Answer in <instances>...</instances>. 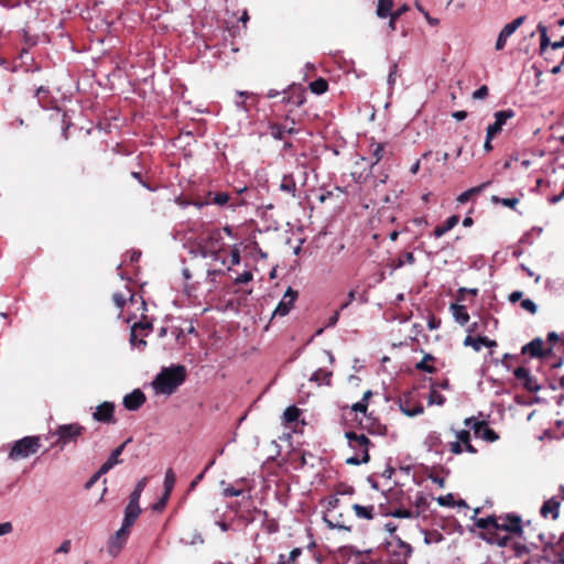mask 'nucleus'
<instances>
[{
    "instance_id": "obj_1",
    "label": "nucleus",
    "mask_w": 564,
    "mask_h": 564,
    "mask_svg": "<svg viewBox=\"0 0 564 564\" xmlns=\"http://www.w3.org/2000/svg\"><path fill=\"white\" fill-rule=\"evenodd\" d=\"M186 378V369L184 366H171L163 368L152 382V387L156 394H172Z\"/></svg>"
},
{
    "instance_id": "obj_2",
    "label": "nucleus",
    "mask_w": 564,
    "mask_h": 564,
    "mask_svg": "<svg viewBox=\"0 0 564 564\" xmlns=\"http://www.w3.org/2000/svg\"><path fill=\"white\" fill-rule=\"evenodd\" d=\"M224 248L225 242L220 230H214L206 238L200 239L193 252L196 256L220 262L224 265L226 263V259L221 254Z\"/></svg>"
},
{
    "instance_id": "obj_3",
    "label": "nucleus",
    "mask_w": 564,
    "mask_h": 564,
    "mask_svg": "<svg viewBox=\"0 0 564 564\" xmlns=\"http://www.w3.org/2000/svg\"><path fill=\"white\" fill-rule=\"evenodd\" d=\"M348 445L355 454L346 458L348 465H360L369 462V438L365 434H357L355 432H346Z\"/></svg>"
},
{
    "instance_id": "obj_4",
    "label": "nucleus",
    "mask_w": 564,
    "mask_h": 564,
    "mask_svg": "<svg viewBox=\"0 0 564 564\" xmlns=\"http://www.w3.org/2000/svg\"><path fill=\"white\" fill-rule=\"evenodd\" d=\"M41 446L40 437L25 436L13 443L9 457L13 460L28 458L35 454Z\"/></svg>"
},
{
    "instance_id": "obj_5",
    "label": "nucleus",
    "mask_w": 564,
    "mask_h": 564,
    "mask_svg": "<svg viewBox=\"0 0 564 564\" xmlns=\"http://www.w3.org/2000/svg\"><path fill=\"white\" fill-rule=\"evenodd\" d=\"M84 430V426L80 424L70 423L59 425L53 434L57 436L56 444L64 447L72 442H76L82 436Z\"/></svg>"
},
{
    "instance_id": "obj_6",
    "label": "nucleus",
    "mask_w": 564,
    "mask_h": 564,
    "mask_svg": "<svg viewBox=\"0 0 564 564\" xmlns=\"http://www.w3.org/2000/svg\"><path fill=\"white\" fill-rule=\"evenodd\" d=\"M464 424L468 427H471L477 437H480L487 442H495L498 440L496 432L489 429L487 423L484 421H476L474 417H467L465 419Z\"/></svg>"
},
{
    "instance_id": "obj_7",
    "label": "nucleus",
    "mask_w": 564,
    "mask_h": 564,
    "mask_svg": "<svg viewBox=\"0 0 564 564\" xmlns=\"http://www.w3.org/2000/svg\"><path fill=\"white\" fill-rule=\"evenodd\" d=\"M495 531H506L519 534L522 531L521 519L518 516L497 517Z\"/></svg>"
},
{
    "instance_id": "obj_8",
    "label": "nucleus",
    "mask_w": 564,
    "mask_h": 564,
    "mask_svg": "<svg viewBox=\"0 0 564 564\" xmlns=\"http://www.w3.org/2000/svg\"><path fill=\"white\" fill-rule=\"evenodd\" d=\"M297 295L299 294L296 291H294L292 288H288L278 306L275 307L273 316H286L293 308Z\"/></svg>"
},
{
    "instance_id": "obj_9",
    "label": "nucleus",
    "mask_w": 564,
    "mask_h": 564,
    "mask_svg": "<svg viewBox=\"0 0 564 564\" xmlns=\"http://www.w3.org/2000/svg\"><path fill=\"white\" fill-rule=\"evenodd\" d=\"M524 19V17H519L502 28L495 46L497 51H501L506 46L507 40L522 25Z\"/></svg>"
},
{
    "instance_id": "obj_10",
    "label": "nucleus",
    "mask_w": 564,
    "mask_h": 564,
    "mask_svg": "<svg viewBox=\"0 0 564 564\" xmlns=\"http://www.w3.org/2000/svg\"><path fill=\"white\" fill-rule=\"evenodd\" d=\"M514 117V111L511 109L500 110L495 113V122L489 124L487 128V133H489V138H495L506 124L507 120Z\"/></svg>"
},
{
    "instance_id": "obj_11",
    "label": "nucleus",
    "mask_w": 564,
    "mask_h": 564,
    "mask_svg": "<svg viewBox=\"0 0 564 564\" xmlns=\"http://www.w3.org/2000/svg\"><path fill=\"white\" fill-rule=\"evenodd\" d=\"M128 535H129L128 532L119 529L115 533V535H112L109 539L108 545H107V551L112 557H116L121 552V550L123 549V546L126 544Z\"/></svg>"
},
{
    "instance_id": "obj_12",
    "label": "nucleus",
    "mask_w": 564,
    "mask_h": 564,
    "mask_svg": "<svg viewBox=\"0 0 564 564\" xmlns=\"http://www.w3.org/2000/svg\"><path fill=\"white\" fill-rule=\"evenodd\" d=\"M113 404L106 401L96 408V411L93 413V417L97 422L113 423Z\"/></svg>"
},
{
    "instance_id": "obj_13",
    "label": "nucleus",
    "mask_w": 564,
    "mask_h": 564,
    "mask_svg": "<svg viewBox=\"0 0 564 564\" xmlns=\"http://www.w3.org/2000/svg\"><path fill=\"white\" fill-rule=\"evenodd\" d=\"M122 402L127 410L135 411L145 402V395L140 389H135L127 394Z\"/></svg>"
},
{
    "instance_id": "obj_14",
    "label": "nucleus",
    "mask_w": 564,
    "mask_h": 564,
    "mask_svg": "<svg viewBox=\"0 0 564 564\" xmlns=\"http://www.w3.org/2000/svg\"><path fill=\"white\" fill-rule=\"evenodd\" d=\"M560 501L557 498L552 497L550 499H546L540 509V514L543 518H552L553 520H556L560 516Z\"/></svg>"
},
{
    "instance_id": "obj_15",
    "label": "nucleus",
    "mask_w": 564,
    "mask_h": 564,
    "mask_svg": "<svg viewBox=\"0 0 564 564\" xmlns=\"http://www.w3.org/2000/svg\"><path fill=\"white\" fill-rule=\"evenodd\" d=\"M140 513V506L128 505L124 510L123 522L120 529L129 533L130 528L133 525Z\"/></svg>"
},
{
    "instance_id": "obj_16",
    "label": "nucleus",
    "mask_w": 564,
    "mask_h": 564,
    "mask_svg": "<svg viewBox=\"0 0 564 564\" xmlns=\"http://www.w3.org/2000/svg\"><path fill=\"white\" fill-rule=\"evenodd\" d=\"M149 328H150L149 324H142V323H135L131 327L130 344L132 347L138 348V349H143L145 347L147 341L142 338H138V336H139V332L149 330Z\"/></svg>"
},
{
    "instance_id": "obj_17",
    "label": "nucleus",
    "mask_w": 564,
    "mask_h": 564,
    "mask_svg": "<svg viewBox=\"0 0 564 564\" xmlns=\"http://www.w3.org/2000/svg\"><path fill=\"white\" fill-rule=\"evenodd\" d=\"M545 552L558 558L560 564H564V533L556 542H547L545 544Z\"/></svg>"
},
{
    "instance_id": "obj_18",
    "label": "nucleus",
    "mask_w": 564,
    "mask_h": 564,
    "mask_svg": "<svg viewBox=\"0 0 564 564\" xmlns=\"http://www.w3.org/2000/svg\"><path fill=\"white\" fill-rule=\"evenodd\" d=\"M130 442V440L122 443L120 446L115 448L108 459L100 466V473H108L110 469H112L116 465L120 463L119 456L122 454L124 446Z\"/></svg>"
},
{
    "instance_id": "obj_19",
    "label": "nucleus",
    "mask_w": 564,
    "mask_h": 564,
    "mask_svg": "<svg viewBox=\"0 0 564 564\" xmlns=\"http://www.w3.org/2000/svg\"><path fill=\"white\" fill-rule=\"evenodd\" d=\"M522 352L531 357L543 356V340L541 338L533 339L532 341L523 346Z\"/></svg>"
},
{
    "instance_id": "obj_20",
    "label": "nucleus",
    "mask_w": 564,
    "mask_h": 564,
    "mask_svg": "<svg viewBox=\"0 0 564 564\" xmlns=\"http://www.w3.org/2000/svg\"><path fill=\"white\" fill-rule=\"evenodd\" d=\"M464 345L465 346H470L473 347L476 351H479L481 349L482 346H486V347H492V346H496V343L494 340H490L489 338L487 337H477V338H474L471 336H467L464 340Z\"/></svg>"
},
{
    "instance_id": "obj_21",
    "label": "nucleus",
    "mask_w": 564,
    "mask_h": 564,
    "mask_svg": "<svg viewBox=\"0 0 564 564\" xmlns=\"http://www.w3.org/2000/svg\"><path fill=\"white\" fill-rule=\"evenodd\" d=\"M459 221V217L456 216V215H453L451 217H448L446 219V221L444 223V225L442 226H437L435 229H434V237L435 238H441L442 236H444L447 231H449L451 229H453Z\"/></svg>"
},
{
    "instance_id": "obj_22",
    "label": "nucleus",
    "mask_w": 564,
    "mask_h": 564,
    "mask_svg": "<svg viewBox=\"0 0 564 564\" xmlns=\"http://www.w3.org/2000/svg\"><path fill=\"white\" fill-rule=\"evenodd\" d=\"M451 311L455 322L459 325H465L469 321V315L464 305L452 304Z\"/></svg>"
},
{
    "instance_id": "obj_23",
    "label": "nucleus",
    "mask_w": 564,
    "mask_h": 564,
    "mask_svg": "<svg viewBox=\"0 0 564 564\" xmlns=\"http://www.w3.org/2000/svg\"><path fill=\"white\" fill-rule=\"evenodd\" d=\"M280 189L282 192L289 193L292 195V197L296 196V184L292 175L285 174L283 175L281 183H280Z\"/></svg>"
},
{
    "instance_id": "obj_24",
    "label": "nucleus",
    "mask_w": 564,
    "mask_h": 564,
    "mask_svg": "<svg viewBox=\"0 0 564 564\" xmlns=\"http://www.w3.org/2000/svg\"><path fill=\"white\" fill-rule=\"evenodd\" d=\"M393 7V0H378L377 17L380 19L388 18Z\"/></svg>"
},
{
    "instance_id": "obj_25",
    "label": "nucleus",
    "mask_w": 564,
    "mask_h": 564,
    "mask_svg": "<svg viewBox=\"0 0 564 564\" xmlns=\"http://www.w3.org/2000/svg\"><path fill=\"white\" fill-rule=\"evenodd\" d=\"M332 377V372L324 370V369H317L314 371L310 378L311 381L316 382L317 384H329Z\"/></svg>"
},
{
    "instance_id": "obj_26",
    "label": "nucleus",
    "mask_w": 564,
    "mask_h": 564,
    "mask_svg": "<svg viewBox=\"0 0 564 564\" xmlns=\"http://www.w3.org/2000/svg\"><path fill=\"white\" fill-rule=\"evenodd\" d=\"M475 519V524L477 528L479 529H484V530H488V529H496V522H497V517L495 516H489L487 518H476L474 517Z\"/></svg>"
},
{
    "instance_id": "obj_27",
    "label": "nucleus",
    "mask_w": 564,
    "mask_h": 564,
    "mask_svg": "<svg viewBox=\"0 0 564 564\" xmlns=\"http://www.w3.org/2000/svg\"><path fill=\"white\" fill-rule=\"evenodd\" d=\"M424 444L429 451L437 449L442 444L441 434L437 432L429 433L424 441Z\"/></svg>"
},
{
    "instance_id": "obj_28",
    "label": "nucleus",
    "mask_w": 564,
    "mask_h": 564,
    "mask_svg": "<svg viewBox=\"0 0 564 564\" xmlns=\"http://www.w3.org/2000/svg\"><path fill=\"white\" fill-rule=\"evenodd\" d=\"M352 509L360 519L371 520L373 518V506L364 507L356 503L352 506Z\"/></svg>"
},
{
    "instance_id": "obj_29",
    "label": "nucleus",
    "mask_w": 564,
    "mask_h": 564,
    "mask_svg": "<svg viewBox=\"0 0 564 564\" xmlns=\"http://www.w3.org/2000/svg\"><path fill=\"white\" fill-rule=\"evenodd\" d=\"M538 31L540 32V50L541 53H544L549 46L552 47V43L547 36V28L544 24L540 23L538 25Z\"/></svg>"
},
{
    "instance_id": "obj_30",
    "label": "nucleus",
    "mask_w": 564,
    "mask_h": 564,
    "mask_svg": "<svg viewBox=\"0 0 564 564\" xmlns=\"http://www.w3.org/2000/svg\"><path fill=\"white\" fill-rule=\"evenodd\" d=\"M408 10H409V6L403 4L400 8H398L395 11H391V13L388 15L390 18L388 26L391 31L395 30L397 20L400 19V17L402 14H404Z\"/></svg>"
},
{
    "instance_id": "obj_31",
    "label": "nucleus",
    "mask_w": 564,
    "mask_h": 564,
    "mask_svg": "<svg viewBox=\"0 0 564 564\" xmlns=\"http://www.w3.org/2000/svg\"><path fill=\"white\" fill-rule=\"evenodd\" d=\"M302 554L299 547L293 549L288 556L281 554L278 564H294L297 557Z\"/></svg>"
},
{
    "instance_id": "obj_32",
    "label": "nucleus",
    "mask_w": 564,
    "mask_h": 564,
    "mask_svg": "<svg viewBox=\"0 0 564 564\" xmlns=\"http://www.w3.org/2000/svg\"><path fill=\"white\" fill-rule=\"evenodd\" d=\"M300 410L295 405L288 406L283 413L284 423H293L299 420Z\"/></svg>"
},
{
    "instance_id": "obj_33",
    "label": "nucleus",
    "mask_w": 564,
    "mask_h": 564,
    "mask_svg": "<svg viewBox=\"0 0 564 564\" xmlns=\"http://www.w3.org/2000/svg\"><path fill=\"white\" fill-rule=\"evenodd\" d=\"M174 484H175V474L171 468H169L166 470L165 477H164V494H166V496L171 495Z\"/></svg>"
},
{
    "instance_id": "obj_34",
    "label": "nucleus",
    "mask_w": 564,
    "mask_h": 564,
    "mask_svg": "<svg viewBox=\"0 0 564 564\" xmlns=\"http://www.w3.org/2000/svg\"><path fill=\"white\" fill-rule=\"evenodd\" d=\"M328 88V84L325 79L318 78L310 84V89L316 95L324 94Z\"/></svg>"
},
{
    "instance_id": "obj_35",
    "label": "nucleus",
    "mask_w": 564,
    "mask_h": 564,
    "mask_svg": "<svg viewBox=\"0 0 564 564\" xmlns=\"http://www.w3.org/2000/svg\"><path fill=\"white\" fill-rule=\"evenodd\" d=\"M208 196L212 197L208 202H206L205 204H215V205H218V206H224L225 204L228 203L229 200V196L227 193H216L215 195H213L212 193H208Z\"/></svg>"
},
{
    "instance_id": "obj_36",
    "label": "nucleus",
    "mask_w": 564,
    "mask_h": 564,
    "mask_svg": "<svg viewBox=\"0 0 564 564\" xmlns=\"http://www.w3.org/2000/svg\"><path fill=\"white\" fill-rule=\"evenodd\" d=\"M487 185H488V183H484V184H481V185H480V186H478V187H473V188H469V189L465 191L464 193H462L460 195H458V197H457V202H458V203H462V204H464V203L468 202V200H469V198H470V196H471L473 194L480 192V191H481L482 188H485Z\"/></svg>"
},
{
    "instance_id": "obj_37",
    "label": "nucleus",
    "mask_w": 564,
    "mask_h": 564,
    "mask_svg": "<svg viewBox=\"0 0 564 564\" xmlns=\"http://www.w3.org/2000/svg\"><path fill=\"white\" fill-rule=\"evenodd\" d=\"M433 359L434 358L431 355H425L423 359L416 365V368L422 371L433 373L435 371V367L430 364Z\"/></svg>"
},
{
    "instance_id": "obj_38",
    "label": "nucleus",
    "mask_w": 564,
    "mask_h": 564,
    "mask_svg": "<svg viewBox=\"0 0 564 564\" xmlns=\"http://www.w3.org/2000/svg\"><path fill=\"white\" fill-rule=\"evenodd\" d=\"M127 296H129V301L132 303L134 301V295L131 294L129 290H127V294L115 293L113 301L118 307H123L127 302Z\"/></svg>"
},
{
    "instance_id": "obj_39",
    "label": "nucleus",
    "mask_w": 564,
    "mask_h": 564,
    "mask_svg": "<svg viewBox=\"0 0 564 564\" xmlns=\"http://www.w3.org/2000/svg\"><path fill=\"white\" fill-rule=\"evenodd\" d=\"M446 399L443 394H441L438 391L433 389L430 392L429 395V404H436V405H443L445 403Z\"/></svg>"
},
{
    "instance_id": "obj_40",
    "label": "nucleus",
    "mask_w": 564,
    "mask_h": 564,
    "mask_svg": "<svg viewBox=\"0 0 564 564\" xmlns=\"http://www.w3.org/2000/svg\"><path fill=\"white\" fill-rule=\"evenodd\" d=\"M371 147H372V156L375 158L373 164H377L383 158L384 144L373 143V144H371Z\"/></svg>"
},
{
    "instance_id": "obj_41",
    "label": "nucleus",
    "mask_w": 564,
    "mask_h": 564,
    "mask_svg": "<svg viewBox=\"0 0 564 564\" xmlns=\"http://www.w3.org/2000/svg\"><path fill=\"white\" fill-rule=\"evenodd\" d=\"M492 200L494 202H498L500 203L501 205L506 206V207H509V208H514L518 203H519V199L516 198V197H511V198H499L497 196H494L492 197Z\"/></svg>"
},
{
    "instance_id": "obj_42",
    "label": "nucleus",
    "mask_w": 564,
    "mask_h": 564,
    "mask_svg": "<svg viewBox=\"0 0 564 564\" xmlns=\"http://www.w3.org/2000/svg\"><path fill=\"white\" fill-rule=\"evenodd\" d=\"M482 539L486 540L490 544H498L499 546H506L508 544V541H509L508 536H503V538L499 539V538H496L494 535H490V536L482 535Z\"/></svg>"
},
{
    "instance_id": "obj_43",
    "label": "nucleus",
    "mask_w": 564,
    "mask_h": 564,
    "mask_svg": "<svg viewBox=\"0 0 564 564\" xmlns=\"http://www.w3.org/2000/svg\"><path fill=\"white\" fill-rule=\"evenodd\" d=\"M513 375L514 377L518 379V380H521V381H525L527 379H529V377H531L530 375V371L524 368V367H518L514 369L513 371Z\"/></svg>"
},
{
    "instance_id": "obj_44",
    "label": "nucleus",
    "mask_w": 564,
    "mask_h": 564,
    "mask_svg": "<svg viewBox=\"0 0 564 564\" xmlns=\"http://www.w3.org/2000/svg\"><path fill=\"white\" fill-rule=\"evenodd\" d=\"M253 279L251 271H245L235 279V284H246Z\"/></svg>"
},
{
    "instance_id": "obj_45",
    "label": "nucleus",
    "mask_w": 564,
    "mask_h": 564,
    "mask_svg": "<svg viewBox=\"0 0 564 564\" xmlns=\"http://www.w3.org/2000/svg\"><path fill=\"white\" fill-rule=\"evenodd\" d=\"M521 307L525 311H528L529 313L531 314H535L536 311H538V306L536 304L530 300V299H525L521 302Z\"/></svg>"
},
{
    "instance_id": "obj_46",
    "label": "nucleus",
    "mask_w": 564,
    "mask_h": 564,
    "mask_svg": "<svg viewBox=\"0 0 564 564\" xmlns=\"http://www.w3.org/2000/svg\"><path fill=\"white\" fill-rule=\"evenodd\" d=\"M230 263L231 265H237L240 263V251L238 246H234L230 252Z\"/></svg>"
},
{
    "instance_id": "obj_47",
    "label": "nucleus",
    "mask_w": 564,
    "mask_h": 564,
    "mask_svg": "<svg viewBox=\"0 0 564 564\" xmlns=\"http://www.w3.org/2000/svg\"><path fill=\"white\" fill-rule=\"evenodd\" d=\"M397 72H398V66L395 64H393L391 66L390 73H389L388 78H387V82H388V85H389L390 88H392L393 85L395 84Z\"/></svg>"
},
{
    "instance_id": "obj_48",
    "label": "nucleus",
    "mask_w": 564,
    "mask_h": 564,
    "mask_svg": "<svg viewBox=\"0 0 564 564\" xmlns=\"http://www.w3.org/2000/svg\"><path fill=\"white\" fill-rule=\"evenodd\" d=\"M488 96V87L482 85L477 90L474 91L473 98L474 99H484Z\"/></svg>"
},
{
    "instance_id": "obj_49",
    "label": "nucleus",
    "mask_w": 564,
    "mask_h": 564,
    "mask_svg": "<svg viewBox=\"0 0 564 564\" xmlns=\"http://www.w3.org/2000/svg\"><path fill=\"white\" fill-rule=\"evenodd\" d=\"M457 441H459L460 444H465L470 442V434L466 430L458 431L456 433Z\"/></svg>"
},
{
    "instance_id": "obj_50",
    "label": "nucleus",
    "mask_w": 564,
    "mask_h": 564,
    "mask_svg": "<svg viewBox=\"0 0 564 564\" xmlns=\"http://www.w3.org/2000/svg\"><path fill=\"white\" fill-rule=\"evenodd\" d=\"M169 498H170V496H166V494H163L162 498H161L158 502H155V503L153 505L152 509H153L154 511H161V510H163V509H164V507H165V505H166V502H167V500H169Z\"/></svg>"
},
{
    "instance_id": "obj_51",
    "label": "nucleus",
    "mask_w": 564,
    "mask_h": 564,
    "mask_svg": "<svg viewBox=\"0 0 564 564\" xmlns=\"http://www.w3.org/2000/svg\"><path fill=\"white\" fill-rule=\"evenodd\" d=\"M242 494V490L236 489L235 487H227L224 489L223 495L225 497H238Z\"/></svg>"
},
{
    "instance_id": "obj_52",
    "label": "nucleus",
    "mask_w": 564,
    "mask_h": 564,
    "mask_svg": "<svg viewBox=\"0 0 564 564\" xmlns=\"http://www.w3.org/2000/svg\"><path fill=\"white\" fill-rule=\"evenodd\" d=\"M325 522L327 523L328 528H332V529L337 528V529H343V530H347V531L350 530V527H347L339 521H333L329 519H325Z\"/></svg>"
},
{
    "instance_id": "obj_53",
    "label": "nucleus",
    "mask_w": 564,
    "mask_h": 564,
    "mask_svg": "<svg viewBox=\"0 0 564 564\" xmlns=\"http://www.w3.org/2000/svg\"><path fill=\"white\" fill-rule=\"evenodd\" d=\"M72 547L70 540H65L62 542V544L56 549V553H68Z\"/></svg>"
},
{
    "instance_id": "obj_54",
    "label": "nucleus",
    "mask_w": 564,
    "mask_h": 564,
    "mask_svg": "<svg viewBox=\"0 0 564 564\" xmlns=\"http://www.w3.org/2000/svg\"><path fill=\"white\" fill-rule=\"evenodd\" d=\"M523 386L525 387V389H528L529 391H538L539 390V386L538 383L532 379V377H529V379H527L524 382H523Z\"/></svg>"
},
{
    "instance_id": "obj_55",
    "label": "nucleus",
    "mask_w": 564,
    "mask_h": 564,
    "mask_svg": "<svg viewBox=\"0 0 564 564\" xmlns=\"http://www.w3.org/2000/svg\"><path fill=\"white\" fill-rule=\"evenodd\" d=\"M13 530L11 522L0 523V536L11 533Z\"/></svg>"
},
{
    "instance_id": "obj_56",
    "label": "nucleus",
    "mask_w": 564,
    "mask_h": 564,
    "mask_svg": "<svg viewBox=\"0 0 564 564\" xmlns=\"http://www.w3.org/2000/svg\"><path fill=\"white\" fill-rule=\"evenodd\" d=\"M401 409H402L403 413L406 414L408 416H415L423 412L422 406L414 408L413 410H408L403 405H401Z\"/></svg>"
},
{
    "instance_id": "obj_57",
    "label": "nucleus",
    "mask_w": 564,
    "mask_h": 564,
    "mask_svg": "<svg viewBox=\"0 0 564 564\" xmlns=\"http://www.w3.org/2000/svg\"><path fill=\"white\" fill-rule=\"evenodd\" d=\"M368 405L365 402L358 401L351 405L354 412L366 413Z\"/></svg>"
},
{
    "instance_id": "obj_58",
    "label": "nucleus",
    "mask_w": 564,
    "mask_h": 564,
    "mask_svg": "<svg viewBox=\"0 0 564 564\" xmlns=\"http://www.w3.org/2000/svg\"><path fill=\"white\" fill-rule=\"evenodd\" d=\"M141 497V492L133 490L130 495L129 503L130 506H139V500Z\"/></svg>"
},
{
    "instance_id": "obj_59",
    "label": "nucleus",
    "mask_w": 564,
    "mask_h": 564,
    "mask_svg": "<svg viewBox=\"0 0 564 564\" xmlns=\"http://www.w3.org/2000/svg\"><path fill=\"white\" fill-rule=\"evenodd\" d=\"M451 452L456 455H458L463 452L462 444L459 443V441H455V442L451 443Z\"/></svg>"
},
{
    "instance_id": "obj_60",
    "label": "nucleus",
    "mask_w": 564,
    "mask_h": 564,
    "mask_svg": "<svg viewBox=\"0 0 564 564\" xmlns=\"http://www.w3.org/2000/svg\"><path fill=\"white\" fill-rule=\"evenodd\" d=\"M355 297H356V292L354 290L349 291L348 299L345 303H343L340 305V310L347 308L349 306V304L355 300Z\"/></svg>"
},
{
    "instance_id": "obj_61",
    "label": "nucleus",
    "mask_w": 564,
    "mask_h": 564,
    "mask_svg": "<svg viewBox=\"0 0 564 564\" xmlns=\"http://www.w3.org/2000/svg\"><path fill=\"white\" fill-rule=\"evenodd\" d=\"M148 480L149 478L148 477H143L141 478L138 484L135 485V488L134 490L139 491L142 494L143 489L145 488L147 484H148Z\"/></svg>"
},
{
    "instance_id": "obj_62",
    "label": "nucleus",
    "mask_w": 564,
    "mask_h": 564,
    "mask_svg": "<svg viewBox=\"0 0 564 564\" xmlns=\"http://www.w3.org/2000/svg\"><path fill=\"white\" fill-rule=\"evenodd\" d=\"M105 473H100V469L87 481L86 484V488H90L97 480L98 478L104 475Z\"/></svg>"
},
{
    "instance_id": "obj_63",
    "label": "nucleus",
    "mask_w": 564,
    "mask_h": 564,
    "mask_svg": "<svg viewBox=\"0 0 564 564\" xmlns=\"http://www.w3.org/2000/svg\"><path fill=\"white\" fill-rule=\"evenodd\" d=\"M452 499H453V496L451 494H448L444 497H440L437 499V501L441 506H448Z\"/></svg>"
},
{
    "instance_id": "obj_64",
    "label": "nucleus",
    "mask_w": 564,
    "mask_h": 564,
    "mask_svg": "<svg viewBox=\"0 0 564 564\" xmlns=\"http://www.w3.org/2000/svg\"><path fill=\"white\" fill-rule=\"evenodd\" d=\"M521 297H522V292H521V291H514V292H512V293L509 295V301H510L511 303H516V302H518Z\"/></svg>"
}]
</instances>
